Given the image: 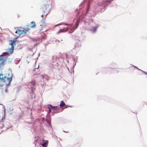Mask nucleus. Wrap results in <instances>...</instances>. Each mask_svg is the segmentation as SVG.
<instances>
[{
    "label": "nucleus",
    "mask_w": 147,
    "mask_h": 147,
    "mask_svg": "<svg viewBox=\"0 0 147 147\" xmlns=\"http://www.w3.org/2000/svg\"><path fill=\"white\" fill-rule=\"evenodd\" d=\"M48 141L47 140H46V142H44L42 144H40V145L42 146L43 147H46L47 146V145L48 144Z\"/></svg>",
    "instance_id": "obj_8"
},
{
    "label": "nucleus",
    "mask_w": 147,
    "mask_h": 147,
    "mask_svg": "<svg viewBox=\"0 0 147 147\" xmlns=\"http://www.w3.org/2000/svg\"><path fill=\"white\" fill-rule=\"evenodd\" d=\"M30 83L32 86H35L36 85V82L35 80H32Z\"/></svg>",
    "instance_id": "obj_7"
},
{
    "label": "nucleus",
    "mask_w": 147,
    "mask_h": 147,
    "mask_svg": "<svg viewBox=\"0 0 147 147\" xmlns=\"http://www.w3.org/2000/svg\"><path fill=\"white\" fill-rule=\"evenodd\" d=\"M65 31V29H61L60 30H59V31L57 33H59L61 32H64Z\"/></svg>",
    "instance_id": "obj_15"
},
{
    "label": "nucleus",
    "mask_w": 147,
    "mask_h": 147,
    "mask_svg": "<svg viewBox=\"0 0 147 147\" xmlns=\"http://www.w3.org/2000/svg\"><path fill=\"white\" fill-rule=\"evenodd\" d=\"M89 6H88V8H87V11H87V12H88V10L89 9Z\"/></svg>",
    "instance_id": "obj_21"
},
{
    "label": "nucleus",
    "mask_w": 147,
    "mask_h": 147,
    "mask_svg": "<svg viewBox=\"0 0 147 147\" xmlns=\"http://www.w3.org/2000/svg\"><path fill=\"white\" fill-rule=\"evenodd\" d=\"M42 78L46 80H48L49 79V77L46 74H44L42 76Z\"/></svg>",
    "instance_id": "obj_5"
},
{
    "label": "nucleus",
    "mask_w": 147,
    "mask_h": 147,
    "mask_svg": "<svg viewBox=\"0 0 147 147\" xmlns=\"http://www.w3.org/2000/svg\"><path fill=\"white\" fill-rule=\"evenodd\" d=\"M46 140H45L43 139L42 140V142L43 143L44 142H46Z\"/></svg>",
    "instance_id": "obj_19"
},
{
    "label": "nucleus",
    "mask_w": 147,
    "mask_h": 147,
    "mask_svg": "<svg viewBox=\"0 0 147 147\" xmlns=\"http://www.w3.org/2000/svg\"><path fill=\"white\" fill-rule=\"evenodd\" d=\"M51 2L50 0H45L44 1V5L42 6L40 9L44 12V14L45 17L49 13L51 7Z\"/></svg>",
    "instance_id": "obj_2"
},
{
    "label": "nucleus",
    "mask_w": 147,
    "mask_h": 147,
    "mask_svg": "<svg viewBox=\"0 0 147 147\" xmlns=\"http://www.w3.org/2000/svg\"><path fill=\"white\" fill-rule=\"evenodd\" d=\"M65 105V104L64 102L63 101H61L60 104V107H62L64 106Z\"/></svg>",
    "instance_id": "obj_11"
},
{
    "label": "nucleus",
    "mask_w": 147,
    "mask_h": 147,
    "mask_svg": "<svg viewBox=\"0 0 147 147\" xmlns=\"http://www.w3.org/2000/svg\"><path fill=\"white\" fill-rule=\"evenodd\" d=\"M65 25H69L68 24H65Z\"/></svg>",
    "instance_id": "obj_23"
},
{
    "label": "nucleus",
    "mask_w": 147,
    "mask_h": 147,
    "mask_svg": "<svg viewBox=\"0 0 147 147\" xmlns=\"http://www.w3.org/2000/svg\"><path fill=\"white\" fill-rule=\"evenodd\" d=\"M9 44L11 45V47L13 48V43L15 42V41L13 40H10Z\"/></svg>",
    "instance_id": "obj_9"
},
{
    "label": "nucleus",
    "mask_w": 147,
    "mask_h": 147,
    "mask_svg": "<svg viewBox=\"0 0 147 147\" xmlns=\"http://www.w3.org/2000/svg\"><path fill=\"white\" fill-rule=\"evenodd\" d=\"M7 52L8 53L11 54L12 53L13 51V48L11 47L10 48L7 49Z\"/></svg>",
    "instance_id": "obj_6"
},
{
    "label": "nucleus",
    "mask_w": 147,
    "mask_h": 147,
    "mask_svg": "<svg viewBox=\"0 0 147 147\" xmlns=\"http://www.w3.org/2000/svg\"><path fill=\"white\" fill-rule=\"evenodd\" d=\"M6 60V59L5 58L0 57V80H1V81L5 83L7 85L10 83L12 80V78L7 77L6 78L2 74V71L4 67V63Z\"/></svg>",
    "instance_id": "obj_1"
},
{
    "label": "nucleus",
    "mask_w": 147,
    "mask_h": 147,
    "mask_svg": "<svg viewBox=\"0 0 147 147\" xmlns=\"http://www.w3.org/2000/svg\"><path fill=\"white\" fill-rule=\"evenodd\" d=\"M49 106H50V107L53 109L54 112H55V111L56 110L59 109V107L58 106H54L51 105H49Z\"/></svg>",
    "instance_id": "obj_4"
},
{
    "label": "nucleus",
    "mask_w": 147,
    "mask_h": 147,
    "mask_svg": "<svg viewBox=\"0 0 147 147\" xmlns=\"http://www.w3.org/2000/svg\"><path fill=\"white\" fill-rule=\"evenodd\" d=\"M74 30H75L74 29V27L73 29H71V30L70 31V32L71 33V32H73L74 31Z\"/></svg>",
    "instance_id": "obj_17"
},
{
    "label": "nucleus",
    "mask_w": 147,
    "mask_h": 147,
    "mask_svg": "<svg viewBox=\"0 0 147 147\" xmlns=\"http://www.w3.org/2000/svg\"><path fill=\"white\" fill-rule=\"evenodd\" d=\"M44 16H45V15L44 14V12H43V14L42 15H41V17L42 18H43L44 17ZM45 16V18H44L43 20H42V21H43L44 22H45V16Z\"/></svg>",
    "instance_id": "obj_13"
},
{
    "label": "nucleus",
    "mask_w": 147,
    "mask_h": 147,
    "mask_svg": "<svg viewBox=\"0 0 147 147\" xmlns=\"http://www.w3.org/2000/svg\"><path fill=\"white\" fill-rule=\"evenodd\" d=\"M144 73H145L147 75V73L145 71L143 72Z\"/></svg>",
    "instance_id": "obj_22"
},
{
    "label": "nucleus",
    "mask_w": 147,
    "mask_h": 147,
    "mask_svg": "<svg viewBox=\"0 0 147 147\" xmlns=\"http://www.w3.org/2000/svg\"><path fill=\"white\" fill-rule=\"evenodd\" d=\"M6 53H3V55L1 56H3L5 55H6Z\"/></svg>",
    "instance_id": "obj_18"
},
{
    "label": "nucleus",
    "mask_w": 147,
    "mask_h": 147,
    "mask_svg": "<svg viewBox=\"0 0 147 147\" xmlns=\"http://www.w3.org/2000/svg\"><path fill=\"white\" fill-rule=\"evenodd\" d=\"M22 30L20 29H18L15 32L16 33L18 34L17 36V37H18L21 34H25L27 32L29 31L30 30L29 26H26L23 28Z\"/></svg>",
    "instance_id": "obj_3"
},
{
    "label": "nucleus",
    "mask_w": 147,
    "mask_h": 147,
    "mask_svg": "<svg viewBox=\"0 0 147 147\" xmlns=\"http://www.w3.org/2000/svg\"><path fill=\"white\" fill-rule=\"evenodd\" d=\"M80 42L79 41H78V42H77V44H75V47H78L79 46V45H80Z\"/></svg>",
    "instance_id": "obj_14"
},
{
    "label": "nucleus",
    "mask_w": 147,
    "mask_h": 147,
    "mask_svg": "<svg viewBox=\"0 0 147 147\" xmlns=\"http://www.w3.org/2000/svg\"><path fill=\"white\" fill-rule=\"evenodd\" d=\"M3 84H1V83H0V86H3Z\"/></svg>",
    "instance_id": "obj_20"
},
{
    "label": "nucleus",
    "mask_w": 147,
    "mask_h": 147,
    "mask_svg": "<svg viewBox=\"0 0 147 147\" xmlns=\"http://www.w3.org/2000/svg\"><path fill=\"white\" fill-rule=\"evenodd\" d=\"M48 108L49 109V111L48 112V113H49L51 112V108L50 107V106H49V105H48Z\"/></svg>",
    "instance_id": "obj_16"
},
{
    "label": "nucleus",
    "mask_w": 147,
    "mask_h": 147,
    "mask_svg": "<svg viewBox=\"0 0 147 147\" xmlns=\"http://www.w3.org/2000/svg\"><path fill=\"white\" fill-rule=\"evenodd\" d=\"M79 24V21L78 20H77L76 22V27L75 28H74V29H76L77 28V27L78 26Z\"/></svg>",
    "instance_id": "obj_12"
},
{
    "label": "nucleus",
    "mask_w": 147,
    "mask_h": 147,
    "mask_svg": "<svg viewBox=\"0 0 147 147\" xmlns=\"http://www.w3.org/2000/svg\"><path fill=\"white\" fill-rule=\"evenodd\" d=\"M67 107L68 106L67 105H66V107L65 108H67Z\"/></svg>",
    "instance_id": "obj_24"
},
{
    "label": "nucleus",
    "mask_w": 147,
    "mask_h": 147,
    "mask_svg": "<svg viewBox=\"0 0 147 147\" xmlns=\"http://www.w3.org/2000/svg\"><path fill=\"white\" fill-rule=\"evenodd\" d=\"M30 27L33 28L34 27L36 26V24L34 22H32L30 23Z\"/></svg>",
    "instance_id": "obj_10"
}]
</instances>
